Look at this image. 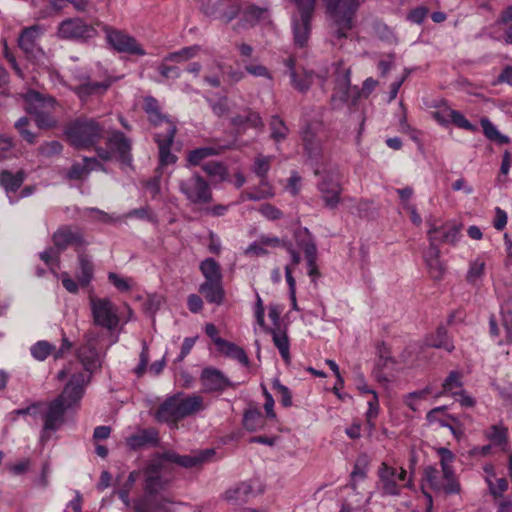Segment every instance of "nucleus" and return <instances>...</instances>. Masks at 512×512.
<instances>
[{"mask_svg": "<svg viewBox=\"0 0 512 512\" xmlns=\"http://www.w3.org/2000/svg\"><path fill=\"white\" fill-rule=\"evenodd\" d=\"M216 346L218 349L223 352L226 356H229L233 359H236L244 366H249V359L241 347L237 346L236 344L229 342L225 339H217L216 340Z\"/></svg>", "mask_w": 512, "mask_h": 512, "instance_id": "72a5a7b5", "label": "nucleus"}, {"mask_svg": "<svg viewBox=\"0 0 512 512\" xmlns=\"http://www.w3.org/2000/svg\"><path fill=\"white\" fill-rule=\"evenodd\" d=\"M459 227L455 224H444L441 226H437L435 224H431L428 230V240L430 241V236L437 237V242L455 244L460 237Z\"/></svg>", "mask_w": 512, "mask_h": 512, "instance_id": "cd10ccee", "label": "nucleus"}, {"mask_svg": "<svg viewBox=\"0 0 512 512\" xmlns=\"http://www.w3.org/2000/svg\"><path fill=\"white\" fill-rule=\"evenodd\" d=\"M40 34L41 28L38 25L24 28L20 33L18 45L27 56L35 57L38 52H41L37 43Z\"/></svg>", "mask_w": 512, "mask_h": 512, "instance_id": "b1692460", "label": "nucleus"}, {"mask_svg": "<svg viewBox=\"0 0 512 512\" xmlns=\"http://www.w3.org/2000/svg\"><path fill=\"white\" fill-rule=\"evenodd\" d=\"M178 396V403L182 419L193 416L201 411H204L207 405L202 396L192 394L189 396L183 393H176Z\"/></svg>", "mask_w": 512, "mask_h": 512, "instance_id": "a878e982", "label": "nucleus"}, {"mask_svg": "<svg viewBox=\"0 0 512 512\" xmlns=\"http://www.w3.org/2000/svg\"><path fill=\"white\" fill-rule=\"evenodd\" d=\"M241 9V0H226L222 6L219 5V0H217V8L215 10H205L204 12L206 15L215 16L225 24H228L239 15Z\"/></svg>", "mask_w": 512, "mask_h": 512, "instance_id": "bb28decb", "label": "nucleus"}, {"mask_svg": "<svg viewBox=\"0 0 512 512\" xmlns=\"http://www.w3.org/2000/svg\"><path fill=\"white\" fill-rule=\"evenodd\" d=\"M272 156H263L259 155L255 158L252 171L261 178V184H265L266 177L268 174V171L270 169V164L272 161Z\"/></svg>", "mask_w": 512, "mask_h": 512, "instance_id": "de8ad7c7", "label": "nucleus"}, {"mask_svg": "<svg viewBox=\"0 0 512 512\" xmlns=\"http://www.w3.org/2000/svg\"><path fill=\"white\" fill-rule=\"evenodd\" d=\"M271 138L276 142L286 139L289 129L285 122L277 115L271 117L270 120Z\"/></svg>", "mask_w": 512, "mask_h": 512, "instance_id": "49530a36", "label": "nucleus"}, {"mask_svg": "<svg viewBox=\"0 0 512 512\" xmlns=\"http://www.w3.org/2000/svg\"><path fill=\"white\" fill-rule=\"evenodd\" d=\"M215 453L213 448L194 451L189 455H179L174 451H166L162 453V458L165 461L175 463L183 468H194L209 462Z\"/></svg>", "mask_w": 512, "mask_h": 512, "instance_id": "4468645a", "label": "nucleus"}, {"mask_svg": "<svg viewBox=\"0 0 512 512\" xmlns=\"http://www.w3.org/2000/svg\"><path fill=\"white\" fill-rule=\"evenodd\" d=\"M317 189L325 207L329 209L337 208L342 193V185L338 172H324L321 175V180L317 184Z\"/></svg>", "mask_w": 512, "mask_h": 512, "instance_id": "9b49d317", "label": "nucleus"}, {"mask_svg": "<svg viewBox=\"0 0 512 512\" xmlns=\"http://www.w3.org/2000/svg\"><path fill=\"white\" fill-rule=\"evenodd\" d=\"M63 146L59 141L53 140L44 142L38 147V153L44 157L50 158L59 155L62 152Z\"/></svg>", "mask_w": 512, "mask_h": 512, "instance_id": "864d4df0", "label": "nucleus"}, {"mask_svg": "<svg viewBox=\"0 0 512 512\" xmlns=\"http://www.w3.org/2000/svg\"><path fill=\"white\" fill-rule=\"evenodd\" d=\"M453 109L443 107L437 111H433L432 117L441 125H448L451 122Z\"/></svg>", "mask_w": 512, "mask_h": 512, "instance_id": "338daca9", "label": "nucleus"}, {"mask_svg": "<svg viewBox=\"0 0 512 512\" xmlns=\"http://www.w3.org/2000/svg\"><path fill=\"white\" fill-rule=\"evenodd\" d=\"M176 134V125L172 122H167V129L164 134H155V141L159 148V162L161 166L171 165L177 161L176 155L171 152V146Z\"/></svg>", "mask_w": 512, "mask_h": 512, "instance_id": "a211bd4d", "label": "nucleus"}, {"mask_svg": "<svg viewBox=\"0 0 512 512\" xmlns=\"http://www.w3.org/2000/svg\"><path fill=\"white\" fill-rule=\"evenodd\" d=\"M266 9L258 7L256 5H249L243 13V20L255 24L257 21H259L264 14L266 13Z\"/></svg>", "mask_w": 512, "mask_h": 512, "instance_id": "4d7b16f0", "label": "nucleus"}, {"mask_svg": "<svg viewBox=\"0 0 512 512\" xmlns=\"http://www.w3.org/2000/svg\"><path fill=\"white\" fill-rule=\"evenodd\" d=\"M273 389L280 396V402L284 407L292 405V395L288 387L282 385L278 378L273 380Z\"/></svg>", "mask_w": 512, "mask_h": 512, "instance_id": "5fc2aeb1", "label": "nucleus"}, {"mask_svg": "<svg viewBox=\"0 0 512 512\" xmlns=\"http://www.w3.org/2000/svg\"><path fill=\"white\" fill-rule=\"evenodd\" d=\"M261 419H262V416L259 411L249 410V411H246L244 414L243 424L248 430L254 431L260 425Z\"/></svg>", "mask_w": 512, "mask_h": 512, "instance_id": "13d9d810", "label": "nucleus"}, {"mask_svg": "<svg viewBox=\"0 0 512 512\" xmlns=\"http://www.w3.org/2000/svg\"><path fill=\"white\" fill-rule=\"evenodd\" d=\"M289 67L291 69L290 76L292 85L300 92H306L312 84V75L308 72L298 74L294 71L293 61L289 60Z\"/></svg>", "mask_w": 512, "mask_h": 512, "instance_id": "37998d69", "label": "nucleus"}, {"mask_svg": "<svg viewBox=\"0 0 512 512\" xmlns=\"http://www.w3.org/2000/svg\"><path fill=\"white\" fill-rule=\"evenodd\" d=\"M326 12L335 27L337 38H346L353 27V19L360 6V0H323Z\"/></svg>", "mask_w": 512, "mask_h": 512, "instance_id": "7ed1b4c3", "label": "nucleus"}, {"mask_svg": "<svg viewBox=\"0 0 512 512\" xmlns=\"http://www.w3.org/2000/svg\"><path fill=\"white\" fill-rule=\"evenodd\" d=\"M69 409L68 404L62 402V398H55L48 403L47 409L42 413L43 428L40 441L46 443L65 422V413Z\"/></svg>", "mask_w": 512, "mask_h": 512, "instance_id": "1a4fd4ad", "label": "nucleus"}, {"mask_svg": "<svg viewBox=\"0 0 512 512\" xmlns=\"http://www.w3.org/2000/svg\"><path fill=\"white\" fill-rule=\"evenodd\" d=\"M507 433L508 430L505 426L493 425L490 428L488 437L493 442L494 445L504 447L507 444Z\"/></svg>", "mask_w": 512, "mask_h": 512, "instance_id": "3c124183", "label": "nucleus"}, {"mask_svg": "<svg viewBox=\"0 0 512 512\" xmlns=\"http://www.w3.org/2000/svg\"><path fill=\"white\" fill-rule=\"evenodd\" d=\"M200 380L204 391L222 392L227 387L233 386L230 380L218 369L207 367L202 370Z\"/></svg>", "mask_w": 512, "mask_h": 512, "instance_id": "412c9836", "label": "nucleus"}, {"mask_svg": "<svg viewBox=\"0 0 512 512\" xmlns=\"http://www.w3.org/2000/svg\"><path fill=\"white\" fill-rule=\"evenodd\" d=\"M437 237L430 236L429 247L423 253V261L430 278L439 281L443 279L447 267L440 258V249L436 245Z\"/></svg>", "mask_w": 512, "mask_h": 512, "instance_id": "2eb2a0df", "label": "nucleus"}, {"mask_svg": "<svg viewBox=\"0 0 512 512\" xmlns=\"http://www.w3.org/2000/svg\"><path fill=\"white\" fill-rule=\"evenodd\" d=\"M24 180L25 173L22 170L16 173H12L8 170H2L0 172V186L3 187L7 195L11 192H16L21 187Z\"/></svg>", "mask_w": 512, "mask_h": 512, "instance_id": "2f4dec72", "label": "nucleus"}, {"mask_svg": "<svg viewBox=\"0 0 512 512\" xmlns=\"http://www.w3.org/2000/svg\"><path fill=\"white\" fill-rule=\"evenodd\" d=\"M199 269L205 282L222 281V272L219 263L214 258H206L200 263Z\"/></svg>", "mask_w": 512, "mask_h": 512, "instance_id": "58836bf2", "label": "nucleus"}, {"mask_svg": "<svg viewBox=\"0 0 512 512\" xmlns=\"http://www.w3.org/2000/svg\"><path fill=\"white\" fill-rule=\"evenodd\" d=\"M157 70L164 79H178L181 76L180 68L168 65V62H164V59L157 67Z\"/></svg>", "mask_w": 512, "mask_h": 512, "instance_id": "bf43d9fd", "label": "nucleus"}, {"mask_svg": "<svg viewBox=\"0 0 512 512\" xmlns=\"http://www.w3.org/2000/svg\"><path fill=\"white\" fill-rule=\"evenodd\" d=\"M438 453L441 458L442 475L435 467L428 466L424 470V477L433 490L444 492L447 495L456 494L460 491V484L455 478L451 465L454 455L447 448H440Z\"/></svg>", "mask_w": 512, "mask_h": 512, "instance_id": "f257e3e1", "label": "nucleus"}, {"mask_svg": "<svg viewBox=\"0 0 512 512\" xmlns=\"http://www.w3.org/2000/svg\"><path fill=\"white\" fill-rule=\"evenodd\" d=\"M94 170L93 167H89L86 163H74L66 174V178L69 180H82Z\"/></svg>", "mask_w": 512, "mask_h": 512, "instance_id": "603ef678", "label": "nucleus"}, {"mask_svg": "<svg viewBox=\"0 0 512 512\" xmlns=\"http://www.w3.org/2000/svg\"><path fill=\"white\" fill-rule=\"evenodd\" d=\"M77 358L90 376L101 366L99 353L90 340L78 348Z\"/></svg>", "mask_w": 512, "mask_h": 512, "instance_id": "393cba45", "label": "nucleus"}, {"mask_svg": "<svg viewBox=\"0 0 512 512\" xmlns=\"http://www.w3.org/2000/svg\"><path fill=\"white\" fill-rule=\"evenodd\" d=\"M155 418L158 422L167 424H177L182 420L178 396L176 394L166 398L155 412Z\"/></svg>", "mask_w": 512, "mask_h": 512, "instance_id": "5701e85b", "label": "nucleus"}, {"mask_svg": "<svg viewBox=\"0 0 512 512\" xmlns=\"http://www.w3.org/2000/svg\"><path fill=\"white\" fill-rule=\"evenodd\" d=\"M64 133L75 148L88 149L102 139L104 128L94 119L78 118L66 126Z\"/></svg>", "mask_w": 512, "mask_h": 512, "instance_id": "f03ea898", "label": "nucleus"}, {"mask_svg": "<svg viewBox=\"0 0 512 512\" xmlns=\"http://www.w3.org/2000/svg\"><path fill=\"white\" fill-rule=\"evenodd\" d=\"M484 267L485 264L483 261L476 260L472 262L467 272V281L472 283L475 282L478 278H480L484 272Z\"/></svg>", "mask_w": 512, "mask_h": 512, "instance_id": "e2e57ef3", "label": "nucleus"}, {"mask_svg": "<svg viewBox=\"0 0 512 512\" xmlns=\"http://www.w3.org/2000/svg\"><path fill=\"white\" fill-rule=\"evenodd\" d=\"M97 22L88 23L81 17L66 18L58 24L59 39L86 42L98 35Z\"/></svg>", "mask_w": 512, "mask_h": 512, "instance_id": "423d86ee", "label": "nucleus"}, {"mask_svg": "<svg viewBox=\"0 0 512 512\" xmlns=\"http://www.w3.org/2000/svg\"><path fill=\"white\" fill-rule=\"evenodd\" d=\"M79 84L72 88V91L82 100L92 96L101 95L112 85V80L106 78L103 81H93L90 76L79 77Z\"/></svg>", "mask_w": 512, "mask_h": 512, "instance_id": "aec40b11", "label": "nucleus"}, {"mask_svg": "<svg viewBox=\"0 0 512 512\" xmlns=\"http://www.w3.org/2000/svg\"><path fill=\"white\" fill-rule=\"evenodd\" d=\"M294 238L298 247L303 249L308 266V276L315 281L320 276L317 267V246L315 240L307 228H299L294 232Z\"/></svg>", "mask_w": 512, "mask_h": 512, "instance_id": "f8f14e48", "label": "nucleus"}, {"mask_svg": "<svg viewBox=\"0 0 512 512\" xmlns=\"http://www.w3.org/2000/svg\"><path fill=\"white\" fill-rule=\"evenodd\" d=\"M302 141L304 149L309 158L318 159L322 155V147L320 141L316 138L311 126L308 125L302 132Z\"/></svg>", "mask_w": 512, "mask_h": 512, "instance_id": "f704fd0d", "label": "nucleus"}, {"mask_svg": "<svg viewBox=\"0 0 512 512\" xmlns=\"http://www.w3.org/2000/svg\"><path fill=\"white\" fill-rule=\"evenodd\" d=\"M202 169L211 177L217 178L220 181L227 179V169L221 162H207L202 166Z\"/></svg>", "mask_w": 512, "mask_h": 512, "instance_id": "8fccbe9b", "label": "nucleus"}, {"mask_svg": "<svg viewBox=\"0 0 512 512\" xmlns=\"http://www.w3.org/2000/svg\"><path fill=\"white\" fill-rule=\"evenodd\" d=\"M27 112L35 116V123L41 129H50L56 126L57 121L46 108L53 107L55 100L44 97L41 93L32 91L27 94Z\"/></svg>", "mask_w": 512, "mask_h": 512, "instance_id": "6e6552de", "label": "nucleus"}, {"mask_svg": "<svg viewBox=\"0 0 512 512\" xmlns=\"http://www.w3.org/2000/svg\"><path fill=\"white\" fill-rule=\"evenodd\" d=\"M149 362V349L145 341L142 343L139 364L134 368L133 372L138 378L142 377L147 369Z\"/></svg>", "mask_w": 512, "mask_h": 512, "instance_id": "052dcab7", "label": "nucleus"}, {"mask_svg": "<svg viewBox=\"0 0 512 512\" xmlns=\"http://www.w3.org/2000/svg\"><path fill=\"white\" fill-rule=\"evenodd\" d=\"M52 241L58 253L65 251L69 246L79 250L87 245L81 229L69 225L59 227L52 236Z\"/></svg>", "mask_w": 512, "mask_h": 512, "instance_id": "ddd939ff", "label": "nucleus"}, {"mask_svg": "<svg viewBox=\"0 0 512 512\" xmlns=\"http://www.w3.org/2000/svg\"><path fill=\"white\" fill-rule=\"evenodd\" d=\"M89 381L90 375L86 373L79 372L73 374L63 392L57 398H62V402L68 404L70 408L73 403H76L82 398L84 385Z\"/></svg>", "mask_w": 512, "mask_h": 512, "instance_id": "6ab92c4d", "label": "nucleus"}, {"mask_svg": "<svg viewBox=\"0 0 512 512\" xmlns=\"http://www.w3.org/2000/svg\"><path fill=\"white\" fill-rule=\"evenodd\" d=\"M220 153L221 149L218 147H199L188 153L187 161L190 165L197 166L202 160Z\"/></svg>", "mask_w": 512, "mask_h": 512, "instance_id": "a19ab883", "label": "nucleus"}, {"mask_svg": "<svg viewBox=\"0 0 512 512\" xmlns=\"http://www.w3.org/2000/svg\"><path fill=\"white\" fill-rule=\"evenodd\" d=\"M180 192L192 204L203 205L212 201V191L208 182L198 173L179 180Z\"/></svg>", "mask_w": 512, "mask_h": 512, "instance_id": "0eeeda50", "label": "nucleus"}, {"mask_svg": "<svg viewBox=\"0 0 512 512\" xmlns=\"http://www.w3.org/2000/svg\"><path fill=\"white\" fill-rule=\"evenodd\" d=\"M231 124L236 128L250 127L262 128L264 126L260 114L251 109L244 111V114L236 115L231 118Z\"/></svg>", "mask_w": 512, "mask_h": 512, "instance_id": "473e14b6", "label": "nucleus"}, {"mask_svg": "<svg viewBox=\"0 0 512 512\" xmlns=\"http://www.w3.org/2000/svg\"><path fill=\"white\" fill-rule=\"evenodd\" d=\"M89 305L93 324L97 327L114 331L119 323L120 317L118 307L108 298L89 297Z\"/></svg>", "mask_w": 512, "mask_h": 512, "instance_id": "39448f33", "label": "nucleus"}, {"mask_svg": "<svg viewBox=\"0 0 512 512\" xmlns=\"http://www.w3.org/2000/svg\"><path fill=\"white\" fill-rule=\"evenodd\" d=\"M108 279L121 292L129 291L131 288L127 279L120 277L114 272L108 274Z\"/></svg>", "mask_w": 512, "mask_h": 512, "instance_id": "774afa93", "label": "nucleus"}, {"mask_svg": "<svg viewBox=\"0 0 512 512\" xmlns=\"http://www.w3.org/2000/svg\"><path fill=\"white\" fill-rule=\"evenodd\" d=\"M199 292L209 303L220 305L224 300L222 281L203 282L199 287Z\"/></svg>", "mask_w": 512, "mask_h": 512, "instance_id": "7c9ffc66", "label": "nucleus"}, {"mask_svg": "<svg viewBox=\"0 0 512 512\" xmlns=\"http://www.w3.org/2000/svg\"><path fill=\"white\" fill-rule=\"evenodd\" d=\"M491 494L494 496H500L503 492L508 489V482L505 478H498L496 484L491 479L486 478Z\"/></svg>", "mask_w": 512, "mask_h": 512, "instance_id": "69168bd1", "label": "nucleus"}, {"mask_svg": "<svg viewBox=\"0 0 512 512\" xmlns=\"http://www.w3.org/2000/svg\"><path fill=\"white\" fill-rule=\"evenodd\" d=\"M350 87V71L346 70L342 75L338 76L336 80V90L340 94L341 100H347L348 90Z\"/></svg>", "mask_w": 512, "mask_h": 512, "instance_id": "6e6d98bb", "label": "nucleus"}, {"mask_svg": "<svg viewBox=\"0 0 512 512\" xmlns=\"http://www.w3.org/2000/svg\"><path fill=\"white\" fill-rule=\"evenodd\" d=\"M106 144L123 165L131 166L133 160L132 142L124 133L119 130L110 131Z\"/></svg>", "mask_w": 512, "mask_h": 512, "instance_id": "dca6fc26", "label": "nucleus"}, {"mask_svg": "<svg viewBox=\"0 0 512 512\" xmlns=\"http://www.w3.org/2000/svg\"><path fill=\"white\" fill-rule=\"evenodd\" d=\"M79 271L76 275L79 285L86 287L90 284L94 275V265L88 255L83 252L78 254Z\"/></svg>", "mask_w": 512, "mask_h": 512, "instance_id": "c9c22d12", "label": "nucleus"}, {"mask_svg": "<svg viewBox=\"0 0 512 512\" xmlns=\"http://www.w3.org/2000/svg\"><path fill=\"white\" fill-rule=\"evenodd\" d=\"M254 490L250 483L242 482L224 493V499L233 505H242L253 496Z\"/></svg>", "mask_w": 512, "mask_h": 512, "instance_id": "c756f323", "label": "nucleus"}, {"mask_svg": "<svg viewBox=\"0 0 512 512\" xmlns=\"http://www.w3.org/2000/svg\"><path fill=\"white\" fill-rule=\"evenodd\" d=\"M314 12L299 11V16L293 17V36L297 47L303 48L307 45L311 32V20Z\"/></svg>", "mask_w": 512, "mask_h": 512, "instance_id": "4be33fe9", "label": "nucleus"}, {"mask_svg": "<svg viewBox=\"0 0 512 512\" xmlns=\"http://www.w3.org/2000/svg\"><path fill=\"white\" fill-rule=\"evenodd\" d=\"M166 486V481L161 475H146L144 494L133 502L135 512H157L166 510L165 503L169 502L164 497H158L157 494Z\"/></svg>", "mask_w": 512, "mask_h": 512, "instance_id": "20e7f679", "label": "nucleus"}, {"mask_svg": "<svg viewBox=\"0 0 512 512\" xmlns=\"http://www.w3.org/2000/svg\"><path fill=\"white\" fill-rule=\"evenodd\" d=\"M461 373L458 371H451L445 381L443 382L442 394L449 393L453 396H456L462 390V381H461Z\"/></svg>", "mask_w": 512, "mask_h": 512, "instance_id": "c03bdc74", "label": "nucleus"}, {"mask_svg": "<svg viewBox=\"0 0 512 512\" xmlns=\"http://www.w3.org/2000/svg\"><path fill=\"white\" fill-rule=\"evenodd\" d=\"M368 411L366 412V420L368 425L373 428L374 423L373 420L378 416L379 413V401L378 395L376 392H373V397L368 401Z\"/></svg>", "mask_w": 512, "mask_h": 512, "instance_id": "680f3d73", "label": "nucleus"}, {"mask_svg": "<svg viewBox=\"0 0 512 512\" xmlns=\"http://www.w3.org/2000/svg\"><path fill=\"white\" fill-rule=\"evenodd\" d=\"M427 345L434 348H442L449 353H451L455 348L448 337L447 329L443 325H440L435 334L431 335L427 339Z\"/></svg>", "mask_w": 512, "mask_h": 512, "instance_id": "e433bc0d", "label": "nucleus"}, {"mask_svg": "<svg viewBox=\"0 0 512 512\" xmlns=\"http://www.w3.org/2000/svg\"><path fill=\"white\" fill-rule=\"evenodd\" d=\"M377 489L382 496L400 495L402 486L396 481L397 470L383 462L377 471Z\"/></svg>", "mask_w": 512, "mask_h": 512, "instance_id": "f3484780", "label": "nucleus"}, {"mask_svg": "<svg viewBox=\"0 0 512 512\" xmlns=\"http://www.w3.org/2000/svg\"><path fill=\"white\" fill-rule=\"evenodd\" d=\"M481 126L483 128L484 135L491 141L498 144L509 143V138L501 134L496 126L487 118L481 119Z\"/></svg>", "mask_w": 512, "mask_h": 512, "instance_id": "a18cd8bd", "label": "nucleus"}, {"mask_svg": "<svg viewBox=\"0 0 512 512\" xmlns=\"http://www.w3.org/2000/svg\"><path fill=\"white\" fill-rule=\"evenodd\" d=\"M158 442V431L154 428L142 429L126 439L127 446L132 450H137L147 445H156Z\"/></svg>", "mask_w": 512, "mask_h": 512, "instance_id": "c85d7f7f", "label": "nucleus"}, {"mask_svg": "<svg viewBox=\"0 0 512 512\" xmlns=\"http://www.w3.org/2000/svg\"><path fill=\"white\" fill-rule=\"evenodd\" d=\"M501 325L503 326L506 336L504 342L512 344V299L506 300L501 306ZM503 340L499 341L502 344Z\"/></svg>", "mask_w": 512, "mask_h": 512, "instance_id": "ea45409f", "label": "nucleus"}, {"mask_svg": "<svg viewBox=\"0 0 512 512\" xmlns=\"http://www.w3.org/2000/svg\"><path fill=\"white\" fill-rule=\"evenodd\" d=\"M450 123H453L457 127L471 131V132L476 130V126L473 125L472 123H470L464 117V115L462 113H460L459 111H456V110H453V112H452V117H451Z\"/></svg>", "mask_w": 512, "mask_h": 512, "instance_id": "0e129e2a", "label": "nucleus"}, {"mask_svg": "<svg viewBox=\"0 0 512 512\" xmlns=\"http://www.w3.org/2000/svg\"><path fill=\"white\" fill-rule=\"evenodd\" d=\"M199 46H189L180 49L179 51L171 52L164 57V62L182 63L195 57L199 51Z\"/></svg>", "mask_w": 512, "mask_h": 512, "instance_id": "79ce46f5", "label": "nucleus"}, {"mask_svg": "<svg viewBox=\"0 0 512 512\" xmlns=\"http://www.w3.org/2000/svg\"><path fill=\"white\" fill-rule=\"evenodd\" d=\"M97 25L98 27H101L105 32L106 41L108 44L117 52L139 56H144L146 54V51L134 37L121 30H117L108 25H105L99 21H97Z\"/></svg>", "mask_w": 512, "mask_h": 512, "instance_id": "9d476101", "label": "nucleus"}, {"mask_svg": "<svg viewBox=\"0 0 512 512\" xmlns=\"http://www.w3.org/2000/svg\"><path fill=\"white\" fill-rule=\"evenodd\" d=\"M266 332L272 335L273 343L279 350L281 357L287 364H289L291 358L289 352L290 343L287 334L282 331H276L272 328H267Z\"/></svg>", "mask_w": 512, "mask_h": 512, "instance_id": "4c0bfd02", "label": "nucleus"}, {"mask_svg": "<svg viewBox=\"0 0 512 512\" xmlns=\"http://www.w3.org/2000/svg\"><path fill=\"white\" fill-rule=\"evenodd\" d=\"M54 350L55 346L44 340L36 342L30 348L31 355L38 361H44Z\"/></svg>", "mask_w": 512, "mask_h": 512, "instance_id": "09e8293b", "label": "nucleus"}]
</instances>
